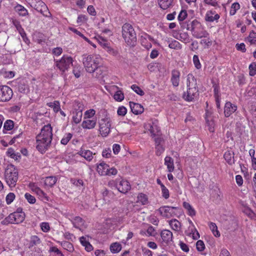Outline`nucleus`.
<instances>
[{
  "label": "nucleus",
  "mask_w": 256,
  "mask_h": 256,
  "mask_svg": "<svg viewBox=\"0 0 256 256\" xmlns=\"http://www.w3.org/2000/svg\"><path fill=\"white\" fill-rule=\"evenodd\" d=\"M187 30H190L192 32V36L196 38H207L209 35L208 32L196 20H192L190 24H188Z\"/></svg>",
  "instance_id": "39448f33"
},
{
  "label": "nucleus",
  "mask_w": 256,
  "mask_h": 256,
  "mask_svg": "<svg viewBox=\"0 0 256 256\" xmlns=\"http://www.w3.org/2000/svg\"><path fill=\"white\" fill-rule=\"evenodd\" d=\"M168 224L173 230L177 232L180 230L181 224L178 220L172 219L168 221Z\"/></svg>",
  "instance_id": "7c9ffc66"
},
{
  "label": "nucleus",
  "mask_w": 256,
  "mask_h": 256,
  "mask_svg": "<svg viewBox=\"0 0 256 256\" xmlns=\"http://www.w3.org/2000/svg\"><path fill=\"white\" fill-rule=\"evenodd\" d=\"M14 126V122L12 120H6L4 124V130H10L13 128Z\"/></svg>",
  "instance_id": "a19ab883"
},
{
  "label": "nucleus",
  "mask_w": 256,
  "mask_h": 256,
  "mask_svg": "<svg viewBox=\"0 0 256 256\" xmlns=\"http://www.w3.org/2000/svg\"><path fill=\"white\" fill-rule=\"evenodd\" d=\"M178 208L176 207L162 206L158 210V211L162 216L169 218L176 214L175 211Z\"/></svg>",
  "instance_id": "9d476101"
},
{
  "label": "nucleus",
  "mask_w": 256,
  "mask_h": 256,
  "mask_svg": "<svg viewBox=\"0 0 256 256\" xmlns=\"http://www.w3.org/2000/svg\"><path fill=\"white\" fill-rule=\"evenodd\" d=\"M82 62L86 72L93 74L96 70H99L98 68L101 64L102 58L98 55L84 54Z\"/></svg>",
  "instance_id": "7ed1b4c3"
},
{
  "label": "nucleus",
  "mask_w": 256,
  "mask_h": 256,
  "mask_svg": "<svg viewBox=\"0 0 256 256\" xmlns=\"http://www.w3.org/2000/svg\"><path fill=\"white\" fill-rule=\"evenodd\" d=\"M220 18V15L216 14L215 11L210 10L206 12L205 16V20L206 22H213L214 20H218Z\"/></svg>",
  "instance_id": "412c9836"
},
{
  "label": "nucleus",
  "mask_w": 256,
  "mask_h": 256,
  "mask_svg": "<svg viewBox=\"0 0 256 256\" xmlns=\"http://www.w3.org/2000/svg\"><path fill=\"white\" fill-rule=\"evenodd\" d=\"M154 139L155 142L156 146L162 144V143L164 142V140L160 136V134L158 136H156Z\"/></svg>",
  "instance_id": "69168bd1"
},
{
  "label": "nucleus",
  "mask_w": 256,
  "mask_h": 256,
  "mask_svg": "<svg viewBox=\"0 0 256 256\" xmlns=\"http://www.w3.org/2000/svg\"><path fill=\"white\" fill-rule=\"evenodd\" d=\"M84 221L80 216H76L72 220L75 228H78L84 224Z\"/></svg>",
  "instance_id": "f704fd0d"
},
{
  "label": "nucleus",
  "mask_w": 256,
  "mask_h": 256,
  "mask_svg": "<svg viewBox=\"0 0 256 256\" xmlns=\"http://www.w3.org/2000/svg\"><path fill=\"white\" fill-rule=\"evenodd\" d=\"M56 181V177L53 176H48L44 180V184L46 186L52 187L55 184Z\"/></svg>",
  "instance_id": "cd10ccee"
},
{
  "label": "nucleus",
  "mask_w": 256,
  "mask_h": 256,
  "mask_svg": "<svg viewBox=\"0 0 256 256\" xmlns=\"http://www.w3.org/2000/svg\"><path fill=\"white\" fill-rule=\"evenodd\" d=\"M236 47L237 50L241 51L243 52L246 51L245 44L244 43H241L240 44H237L236 46Z\"/></svg>",
  "instance_id": "338daca9"
},
{
  "label": "nucleus",
  "mask_w": 256,
  "mask_h": 256,
  "mask_svg": "<svg viewBox=\"0 0 256 256\" xmlns=\"http://www.w3.org/2000/svg\"><path fill=\"white\" fill-rule=\"evenodd\" d=\"M186 85V91L184 92L183 98L186 101H193L198 96L199 92L196 78L192 74L187 75Z\"/></svg>",
  "instance_id": "f03ea898"
},
{
  "label": "nucleus",
  "mask_w": 256,
  "mask_h": 256,
  "mask_svg": "<svg viewBox=\"0 0 256 256\" xmlns=\"http://www.w3.org/2000/svg\"><path fill=\"white\" fill-rule=\"evenodd\" d=\"M72 116V121L76 124H79L81 120L82 116V112L80 110L74 111Z\"/></svg>",
  "instance_id": "2f4dec72"
},
{
  "label": "nucleus",
  "mask_w": 256,
  "mask_h": 256,
  "mask_svg": "<svg viewBox=\"0 0 256 256\" xmlns=\"http://www.w3.org/2000/svg\"><path fill=\"white\" fill-rule=\"evenodd\" d=\"M122 36L126 43L130 46H134L136 44V33L133 26L126 23L122 26Z\"/></svg>",
  "instance_id": "20e7f679"
},
{
  "label": "nucleus",
  "mask_w": 256,
  "mask_h": 256,
  "mask_svg": "<svg viewBox=\"0 0 256 256\" xmlns=\"http://www.w3.org/2000/svg\"><path fill=\"white\" fill-rule=\"evenodd\" d=\"M249 74L250 76H254L256 74V63L253 62L249 66Z\"/></svg>",
  "instance_id": "3c124183"
},
{
  "label": "nucleus",
  "mask_w": 256,
  "mask_h": 256,
  "mask_svg": "<svg viewBox=\"0 0 256 256\" xmlns=\"http://www.w3.org/2000/svg\"><path fill=\"white\" fill-rule=\"evenodd\" d=\"M47 105L50 108H53L54 110L58 112L60 109V102L58 101H54V102H49Z\"/></svg>",
  "instance_id": "49530a36"
},
{
  "label": "nucleus",
  "mask_w": 256,
  "mask_h": 256,
  "mask_svg": "<svg viewBox=\"0 0 256 256\" xmlns=\"http://www.w3.org/2000/svg\"><path fill=\"white\" fill-rule=\"evenodd\" d=\"M15 198V195L14 193L10 192L6 196V202L7 204H10Z\"/></svg>",
  "instance_id": "6e6d98bb"
},
{
  "label": "nucleus",
  "mask_w": 256,
  "mask_h": 256,
  "mask_svg": "<svg viewBox=\"0 0 256 256\" xmlns=\"http://www.w3.org/2000/svg\"><path fill=\"white\" fill-rule=\"evenodd\" d=\"M160 236L162 241L168 244L172 240V233L168 230H164L160 233Z\"/></svg>",
  "instance_id": "a211bd4d"
},
{
  "label": "nucleus",
  "mask_w": 256,
  "mask_h": 256,
  "mask_svg": "<svg viewBox=\"0 0 256 256\" xmlns=\"http://www.w3.org/2000/svg\"><path fill=\"white\" fill-rule=\"evenodd\" d=\"M130 106L132 112L135 114H142L144 112L142 106L139 104L130 102Z\"/></svg>",
  "instance_id": "aec40b11"
},
{
  "label": "nucleus",
  "mask_w": 256,
  "mask_h": 256,
  "mask_svg": "<svg viewBox=\"0 0 256 256\" xmlns=\"http://www.w3.org/2000/svg\"><path fill=\"white\" fill-rule=\"evenodd\" d=\"M131 88L135 92L140 96H144V92L136 84L132 85Z\"/></svg>",
  "instance_id": "de8ad7c7"
},
{
  "label": "nucleus",
  "mask_w": 256,
  "mask_h": 256,
  "mask_svg": "<svg viewBox=\"0 0 256 256\" xmlns=\"http://www.w3.org/2000/svg\"><path fill=\"white\" fill-rule=\"evenodd\" d=\"M96 124V120L88 119L82 122V126L85 129H92L95 127Z\"/></svg>",
  "instance_id": "b1692460"
},
{
  "label": "nucleus",
  "mask_w": 256,
  "mask_h": 256,
  "mask_svg": "<svg viewBox=\"0 0 256 256\" xmlns=\"http://www.w3.org/2000/svg\"><path fill=\"white\" fill-rule=\"evenodd\" d=\"M146 126L152 136H158L160 134V128L156 120H152V122L148 124Z\"/></svg>",
  "instance_id": "ddd939ff"
},
{
  "label": "nucleus",
  "mask_w": 256,
  "mask_h": 256,
  "mask_svg": "<svg viewBox=\"0 0 256 256\" xmlns=\"http://www.w3.org/2000/svg\"><path fill=\"white\" fill-rule=\"evenodd\" d=\"M183 206L188 211V214L190 216H193L196 215L194 210L190 204L187 202H184Z\"/></svg>",
  "instance_id": "473e14b6"
},
{
  "label": "nucleus",
  "mask_w": 256,
  "mask_h": 256,
  "mask_svg": "<svg viewBox=\"0 0 256 256\" xmlns=\"http://www.w3.org/2000/svg\"><path fill=\"white\" fill-rule=\"evenodd\" d=\"M161 190L162 196L165 199H168L170 197L168 190L165 186H162Z\"/></svg>",
  "instance_id": "4d7b16f0"
},
{
  "label": "nucleus",
  "mask_w": 256,
  "mask_h": 256,
  "mask_svg": "<svg viewBox=\"0 0 256 256\" xmlns=\"http://www.w3.org/2000/svg\"><path fill=\"white\" fill-rule=\"evenodd\" d=\"M180 40L186 44L190 42V36L187 32H182L180 34Z\"/></svg>",
  "instance_id": "c03bdc74"
},
{
  "label": "nucleus",
  "mask_w": 256,
  "mask_h": 256,
  "mask_svg": "<svg viewBox=\"0 0 256 256\" xmlns=\"http://www.w3.org/2000/svg\"><path fill=\"white\" fill-rule=\"evenodd\" d=\"M72 134L71 133H67L64 136L60 141V143L63 145H66L72 138Z\"/></svg>",
  "instance_id": "a18cd8bd"
},
{
  "label": "nucleus",
  "mask_w": 256,
  "mask_h": 256,
  "mask_svg": "<svg viewBox=\"0 0 256 256\" xmlns=\"http://www.w3.org/2000/svg\"><path fill=\"white\" fill-rule=\"evenodd\" d=\"M164 164L167 166V168L169 172H172L174 171V160L171 157L167 156L165 158Z\"/></svg>",
  "instance_id": "c756f323"
},
{
  "label": "nucleus",
  "mask_w": 256,
  "mask_h": 256,
  "mask_svg": "<svg viewBox=\"0 0 256 256\" xmlns=\"http://www.w3.org/2000/svg\"><path fill=\"white\" fill-rule=\"evenodd\" d=\"M116 186L118 190L123 194L126 193L131 188L129 182L124 180H118Z\"/></svg>",
  "instance_id": "4468645a"
},
{
  "label": "nucleus",
  "mask_w": 256,
  "mask_h": 256,
  "mask_svg": "<svg viewBox=\"0 0 256 256\" xmlns=\"http://www.w3.org/2000/svg\"><path fill=\"white\" fill-rule=\"evenodd\" d=\"M209 227L215 236L218 237L220 236V233L218 230V227L215 223L210 222Z\"/></svg>",
  "instance_id": "ea45409f"
},
{
  "label": "nucleus",
  "mask_w": 256,
  "mask_h": 256,
  "mask_svg": "<svg viewBox=\"0 0 256 256\" xmlns=\"http://www.w3.org/2000/svg\"><path fill=\"white\" fill-rule=\"evenodd\" d=\"M62 246L64 249L70 252H72L74 250L72 244L67 241H64L62 242Z\"/></svg>",
  "instance_id": "79ce46f5"
},
{
  "label": "nucleus",
  "mask_w": 256,
  "mask_h": 256,
  "mask_svg": "<svg viewBox=\"0 0 256 256\" xmlns=\"http://www.w3.org/2000/svg\"><path fill=\"white\" fill-rule=\"evenodd\" d=\"M13 94L12 90L6 86H0V102L10 100Z\"/></svg>",
  "instance_id": "9b49d317"
},
{
  "label": "nucleus",
  "mask_w": 256,
  "mask_h": 256,
  "mask_svg": "<svg viewBox=\"0 0 256 256\" xmlns=\"http://www.w3.org/2000/svg\"><path fill=\"white\" fill-rule=\"evenodd\" d=\"M156 154L158 156H160L164 150V148L162 144L156 146Z\"/></svg>",
  "instance_id": "680f3d73"
},
{
  "label": "nucleus",
  "mask_w": 256,
  "mask_h": 256,
  "mask_svg": "<svg viewBox=\"0 0 256 256\" xmlns=\"http://www.w3.org/2000/svg\"><path fill=\"white\" fill-rule=\"evenodd\" d=\"M99 70H96L95 72L96 74V76L99 77L101 75H102L104 72H105L106 71V68L104 66H102L101 64H100Z\"/></svg>",
  "instance_id": "09e8293b"
},
{
  "label": "nucleus",
  "mask_w": 256,
  "mask_h": 256,
  "mask_svg": "<svg viewBox=\"0 0 256 256\" xmlns=\"http://www.w3.org/2000/svg\"><path fill=\"white\" fill-rule=\"evenodd\" d=\"M4 178L7 184L14 187L18 180V171L14 165L9 164L5 170Z\"/></svg>",
  "instance_id": "423d86ee"
},
{
  "label": "nucleus",
  "mask_w": 256,
  "mask_h": 256,
  "mask_svg": "<svg viewBox=\"0 0 256 256\" xmlns=\"http://www.w3.org/2000/svg\"><path fill=\"white\" fill-rule=\"evenodd\" d=\"M146 38L144 37V36H141L140 38V42L144 46L145 48L146 49H149L152 47V44L150 42L148 43L147 44L145 42V41H146Z\"/></svg>",
  "instance_id": "bf43d9fd"
},
{
  "label": "nucleus",
  "mask_w": 256,
  "mask_h": 256,
  "mask_svg": "<svg viewBox=\"0 0 256 256\" xmlns=\"http://www.w3.org/2000/svg\"><path fill=\"white\" fill-rule=\"evenodd\" d=\"M40 227L42 230L44 232H47L50 230V226L48 222H42L40 224Z\"/></svg>",
  "instance_id": "603ef678"
},
{
  "label": "nucleus",
  "mask_w": 256,
  "mask_h": 256,
  "mask_svg": "<svg viewBox=\"0 0 256 256\" xmlns=\"http://www.w3.org/2000/svg\"><path fill=\"white\" fill-rule=\"evenodd\" d=\"M25 218V214L22 212H15L10 214L3 220L6 224H18L22 222Z\"/></svg>",
  "instance_id": "1a4fd4ad"
},
{
  "label": "nucleus",
  "mask_w": 256,
  "mask_h": 256,
  "mask_svg": "<svg viewBox=\"0 0 256 256\" xmlns=\"http://www.w3.org/2000/svg\"><path fill=\"white\" fill-rule=\"evenodd\" d=\"M234 154V152L231 150H226L224 154V158L230 166L235 164Z\"/></svg>",
  "instance_id": "f3484780"
},
{
  "label": "nucleus",
  "mask_w": 256,
  "mask_h": 256,
  "mask_svg": "<svg viewBox=\"0 0 256 256\" xmlns=\"http://www.w3.org/2000/svg\"><path fill=\"white\" fill-rule=\"evenodd\" d=\"M100 131L102 134L106 136L110 132V118L106 117L102 118L99 121Z\"/></svg>",
  "instance_id": "f8f14e48"
},
{
  "label": "nucleus",
  "mask_w": 256,
  "mask_h": 256,
  "mask_svg": "<svg viewBox=\"0 0 256 256\" xmlns=\"http://www.w3.org/2000/svg\"><path fill=\"white\" fill-rule=\"evenodd\" d=\"M108 170V166L104 162L100 163L97 166V172L101 176H106Z\"/></svg>",
  "instance_id": "5701e85b"
},
{
  "label": "nucleus",
  "mask_w": 256,
  "mask_h": 256,
  "mask_svg": "<svg viewBox=\"0 0 256 256\" xmlns=\"http://www.w3.org/2000/svg\"><path fill=\"white\" fill-rule=\"evenodd\" d=\"M30 6L46 17H50L52 14L46 4L41 0H30Z\"/></svg>",
  "instance_id": "6e6552de"
},
{
  "label": "nucleus",
  "mask_w": 256,
  "mask_h": 256,
  "mask_svg": "<svg viewBox=\"0 0 256 256\" xmlns=\"http://www.w3.org/2000/svg\"><path fill=\"white\" fill-rule=\"evenodd\" d=\"M40 243L41 240L37 236H32L30 238L29 247H32L34 246L39 244Z\"/></svg>",
  "instance_id": "e433bc0d"
},
{
  "label": "nucleus",
  "mask_w": 256,
  "mask_h": 256,
  "mask_svg": "<svg viewBox=\"0 0 256 256\" xmlns=\"http://www.w3.org/2000/svg\"><path fill=\"white\" fill-rule=\"evenodd\" d=\"M52 127L50 124L44 126L40 132L36 136V148L44 154L50 147L52 139Z\"/></svg>",
  "instance_id": "f257e3e1"
},
{
  "label": "nucleus",
  "mask_w": 256,
  "mask_h": 256,
  "mask_svg": "<svg viewBox=\"0 0 256 256\" xmlns=\"http://www.w3.org/2000/svg\"><path fill=\"white\" fill-rule=\"evenodd\" d=\"M122 249V245L118 242H114L110 246V250L112 253L118 252Z\"/></svg>",
  "instance_id": "c9c22d12"
},
{
  "label": "nucleus",
  "mask_w": 256,
  "mask_h": 256,
  "mask_svg": "<svg viewBox=\"0 0 256 256\" xmlns=\"http://www.w3.org/2000/svg\"><path fill=\"white\" fill-rule=\"evenodd\" d=\"M187 15V12L186 10H182L178 16V20H184L186 18Z\"/></svg>",
  "instance_id": "052dcab7"
},
{
  "label": "nucleus",
  "mask_w": 256,
  "mask_h": 256,
  "mask_svg": "<svg viewBox=\"0 0 256 256\" xmlns=\"http://www.w3.org/2000/svg\"><path fill=\"white\" fill-rule=\"evenodd\" d=\"M193 62H194L195 67L197 69H200L201 68V64L200 62L198 57L197 55L194 56Z\"/></svg>",
  "instance_id": "5fc2aeb1"
},
{
  "label": "nucleus",
  "mask_w": 256,
  "mask_h": 256,
  "mask_svg": "<svg viewBox=\"0 0 256 256\" xmlns=\"http://www.w3.org/2000/svg\"><path fill=\"white\" fill-rule=\"evenodd\" d=\"M174 0H159L158 5L162 10H167L173 6Z\"/></svg>",
  "instance_id": "a878e982"
},
{
  "label": "nucleus",
  "mask_w": 256,
  "mask_h": 256,
  "mask_svg": "<svg viewBox=\"0 0 256 256\" xmlns=\"http://www.w3.org/2000/svg\"><path fill=\"white\" fill-rule=\"evenodd\" d=\"M88 238V236H82L80 238V241L87 252H90L93 250V246L89 242Z\"/></svg>",
  "instance_id": "4be33fe9"
},
{
  "label": "nucleus",
  "mask_w": 256,
  "mask_h": 256,
  "mask_svg": "<svg viewBox=\"0 0 256 256\" xmlns=\"http://www.w3.org/2000/svg\"><path fill=\"white\" fill-rule=\"evenodd\" d=\"M237 106L230 102H226L224 108V114L226 118L229 117L237 110Z\"/></svg>",
  "instance_id": "2eb2a0df"
},
{
  "label": "nucleus",
  "mask_w": 256,
  "mask_h": 256,
  "mask_svg": "<svg viewBox=\"0 0 256 256\" xmlns=\"http://www.w3.org/2000/svg\"><path fill=\"white\" fill-rule=\"evenodd\" d=\"M168 46L170 48L175 50H180L182 48L181 44L176 40H174L170 42L168 44Z\"/></svg>",
  "instance_id": "37998d69"
},
{
  "label": "nucleus",
  "mask_w": 256,
  "mask_h": 256,
  "mask_svg": "<svg viewBox=\"0 0 256 256\" xmlns=\"http://www.w3.org/2000/svg\"><path fill=\"white\" fill-rule=\"evenodd\" d=\"M14 10L20 16H24L28 14V10L22 6L18 4L14 7Z\"/></svg>",
  "instance_id": "bb28decb"
},
{
  "label": "nucleus",
  "mask_w": 256,
  "mask_h": 256,
  "mask_svg": "<svg viewBox=\"0 0 256 256\" xmlns=\"http://www.w3.org/2000/svg\"><path fill=\"white\" fill-rule=\"evenodd\" d=\"M18 90L22 93H25L28 90V86L24 81L20 82L18 84Z\"/></svg>",
  "instance_id": "58836bf2"
},
{
  "label": "nucleus",
  "mask_w": 256,
  "mask_h": 256,
  "mask_svg": "<svg viewBox=\"0 0 256 256\" xmlns=\"http://www.w3.org/2000/svg\"><path fill=\"white\" fill-rule=\"evenodd\" d=\"M137 202L141 203L142 205H145L148 204V198L146 195L144 194H140L138 197Z\"/></svg>",
  "instance_id": "72a5a7b5"
},
{
  "label": "nucleus",
  "mask_w": 256,
  "mask_h": 256,
  "mask_svg": "<svg viewBox=\"0 0 256 256\" xmlns=\"http://www.w3.org/2000/svg\"><path fill=\"white\" fill-rule=\"evenodd\" d=\"M12 22L18 32L20 30H22V29L23 28L20 24V22L18 20H14Z\"/></svg>",
  "instance_id": "0e129e2a"
},
{
  "label": "nucleus",
  "mask_w": 256,
  "mask_h": 256,
  "mask_svg": "<svg viewBox=\"0 0 256 256\" xmlns=\"http://www.w3.org/2000/svg\"><path fill=\"white\" fill-rule=\"evenodd\" d=\"M116 88L118 90L115 92L114 98L116 101L121 102L124 99V94L122 90H118L119 88L118 86Z\"/></svg>",
  "instance_id": "4c0bfd02"
},
{
  "label": "nucleus",
  "mask_w": 256,
  "mask_h": 256,
  "mask_svg": "<svg viewBox=\"0 0 256 256\" xmlns=\"http://www.w3.org/2000/svg\"><path fill=\"white\" fill-rule=\"evenodd\" d=\"M206 120L210 132H214V130L215 123L212 114L207 112L206 113Z\"/></svg>",
  "instance_id": "dca6fc26"
},
{
  "label": "nucleus",
  "mask_w": 256,
  "mask_h": 256,
  "mask_svg": "<svg viewBox=\"0 0 256 256\" xmlns=\"http://www.w3.org/2000/svg\"><path fill=\"white\" fill-rule=\"evenodd\" d=\"M88 20L87 17L85 15H80L77 19L78 24H82L86 22Z\"/></svg>",
  "instance_id": "e2e57ef3"
},
{
  "label": "nucleus",
  "mask_w": 256,
  "mask_h": 256,
  "mask_svg": "<svg viewBox=\"0 0 256 256\" xmlns=\"http://www.w3.org/2000/svg\"><path fill=\"white\" fill-rule=\"evenodd\" d=\"M32 190L34 191L36 194L40 197L43 201H48L49 198L48 196L40 188L36 186L32 188Z\"/></svg>",
  "instance_id": "c85d7f7f"
},
{
  "label": "nucleus",
  "mask_w": 256,
  "mask_h": 256,
  "mask_svg": "<svg viewBox=\"0 0 256 256\" xmlns=\"http://www.w3.org/2000/svg\"><path fill=\"white\" fill-rule=\"evenodd\" d=\"M180 72L176 70H174L172 72V77L170 81L174 87H177L179 85L180 80Z\"/></svg>",
  "instance_id": "6ab92c4d"
},
{
  "label": "nucleus",
  "mask_w": 256,
  "mask_h": 256,
  "mask_svg": "<svg viewBox=\"0 0 256 256\" xmlns=\"http://www.w3.org/2000/svg\"><path fill=\"white\" fill-rule=\"evenodd\" d=\"M79 154L87 160L90 161L93 158V155H94L96 154L93 153L90 150H83L82 148L79 152Z\"/></svg>",
  "instance_id": "393cba45"
},
{
  "label": "nucleus",
  "mask_w": 256,
  "mask_h": 256,
  "mask_svg": "<svg viewBox=\"0 0 256 256\" xmlns=\"http://www.w3.org/2000/svg\"><path fill=\"white\" fill-rule=\"evenodd\" d=\"M50 252L56 253L58 256H63V254L61 252L56 246L51 247L50 248Z\"/></svg>",
  "instance_id": "774afa93"
},
{
  "label": "nucleus",
  "mask_w": 256,
  "mask_h": 256,
  "mask_svg": "<svg viewBox=\"0 0 256 256\" xmlns=\"http://www.w3.org/2000/svg\"><path fill=\"white\" fill-rule=\"evenodd\" d=\"M25 198L26 199L28 202L32 204H34L36 202V200L34 196H32L28 193H26L24 194Z\"/></svg>",
  "instance_id": "864d4df0"
},
{
  "label": "nucleus",
  "mask_w": 256,
  "mask_h": 256,
  "mask_svg": "<svg viewBox=\"0 0 256 256\" xmlns=\"http://www.w3.org/2000/svg\"><path fill=\"white\" fill-rule=\"evenodd\" d=\"M72 61L71 56H64L60 60H54V66L62 72V74H63L68 70L70 66L72 65Z\"/></svg>",
  "instance_id": "0eeeda50"
},
{
  "label": "nucleus",
  "mask_w": 256,
  "mask_h": 256,
  "mask_svg": "<svg viewBox=\"0 0 256 256\" xmlns=\"http://www.w3.org/2000/svg\"><path fill=\"white\" fill-rule=\"evenodd\" d=\"M126 112L127 110L124 106L119 107L117 111L118 114L120 116H125V114H126Z\"/></svg>",
  "instance_id": "13d9d810"
},
{
  "label": "nucleus",
  "mask_w": 256,
  "mask_h": 256,
  "mask_svg": "<svg viewBox=\"0 0 256 256\" xmlns=\"http://www.w3.org/2000/svg\"><path fill=\"white\" fill-rule=\"evenodd\" d=\"M196 247L198 251H203L205 248V245L204 242L202 240H198L196 243Z\"/></svg>",
  "instance_id": "8fccbe9b"
}]
</instances>
